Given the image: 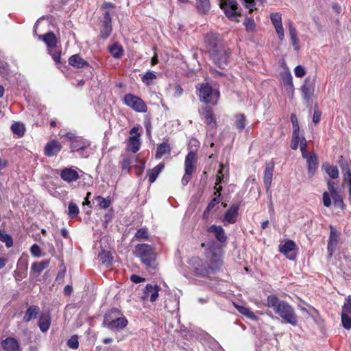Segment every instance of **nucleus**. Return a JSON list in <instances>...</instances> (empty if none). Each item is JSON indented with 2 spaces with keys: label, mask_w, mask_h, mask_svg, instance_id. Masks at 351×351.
<instances>
[{
  "label": "nucleus",
  "mask_w": 351,
  "mask_h": 351,
  "mask_svg": "<svg viewBox=\"0 0 351 351\" xmlns=\"http://www.w3.org/2000/svg\"><path fill=\"white\" fill-rule=\"evenodd\" d=\"M109 51L112 57L117 59L121 58L123 53V47L117 43H114L110 46Z\"/></svg>",
  "instance_id": "nucleus-36"
},
{
  "label": "nucleus",
  "mask_w": 351,
  "mask_h": 351,
  "mask_svg": "<svg viewBox=\"0 0 351 351\" xmlns=\"http://www.w3.org/2000/svg\"><path fill=\"white\" fill-rule=\"evenodd\" d=\"M280 247V252L283 254L286 255L288 258L290 260H293L294 257L289 256V254L297 249V245L294 241L292 240H288L283 245H281Z\"/></svg>",
  "instance_id": "nucleus-28"
},
{
  "label": "nucleus",
  "mask_w": 351,
  "mask_h": 351,
  "mask_svg": "<svg viewBox=\"0 0 351 351\" xmlns=\"http://www.w3.org/2000/svg\"><path fill=\"white\" fill-rule=\"evenodd\" d=\"M49 52L50 55L51 56L52 58L53 59V60L56 63H58L60 62L61 52L60 51H52V50L49 49Z\"/></svg>",
  "instance_id": "nucleus-63"
},
{
  "label": "nucleus",
  "mask_w": 351,
  "mask_h": 351,
  "mask_svg": "<svg viewBox=\"0 0 351 351\" xmlns=\"http://www.w3.org/2000/svg\"><path fill=\"white\" fill-rule=\"evenodd\" d=\"M40 312V308L36 305L30 306L26 311L23 317L25 322H29L32 319H36Z\"/></svg>",
  "instance_id": "nucleus-30"
},
{
  "label": "nucleus",
  "mask_w": 351,
  "mask_h": 351,
  "mask_svg": "<svg viewBox=\"0 0 351 351\" xmlns=\"http://www.w3.org/2000/svg\"><path fill=\"white\" fill-rule=\"evenodd\" d=\"M59 135L63 138L66 137L71 142V152L74 153L77 152L82 158H87L89 156L88 148L90 146V143L87 139L76 136L73 132H60Z\"/></svg>",
  "instance_id": "nucleus-4"
},
{
  "label": "nucleus",
  "mask_w": 351,
  "mask_h": 351,
  "mask_svg": "<svg viewBox=\"0 0 351 351\" xmlns=\"http://www.w3.org/2000/svg\"><path fill=\"white\" fill-rule=\"evenodd\" d=\"M134 255L140 258L147 269H155L158 266L155 249L149 244H137L134 247Z\"/></svg>",
  "instance_id": "nucleus-3"
},
{
  "label": "nucleus",
  "mask_w": 351,
  "mask_h": 351,
  "mask_svg": "<svg viewBox=\"0 0 351 351\" xmlns=\"http://www.w3.org/2000/svg\"><path fill=\"white\" fill-rule=\"evenodd\" d=\"M339 165L342 172L350 170L348 162L342 156L339 158Z\"/></svg>",
  "instance_id": "nucleus-57"
},
{
  "label": "nucleus",
  "mask_w": 351,
  "mask_h": 351,
  "mask_svg": "<svg viewBox=\"0 0 351 351\" xmlns=\"http://www.w3.org/2000/svg\"><path fill=\"white\" fill-rule=\"evenodd\" d=\"M239 210V205H232L225 213L224 221L230 224L234 223L237 221Z\"/></svg>",
  "instance_id": "nucleus-21"
},
{
  "label": "nucleus",
  "mask_w": 351,
  "mask_h": 351,
  "mask_svg": "<svg viewBox=\"0 0 351 351\" xmlns=\"http://www.w3.org/2000/svg\"><path fill=\"white\" fill-rule=\"evenodd\" d=\"M140 133H137L136 134H134L129 138L127 144V148L128 150L133 153H136L140 149L141 144L140 141Z\"/></svg>",
  "instance_id": "nucleus-24"
},
{
  "label": "nucleus",
  "mask_w": 351,
  "mask_h": 351,
  "mask_svg": "<svg viewBox=\"0 0 351 351\" xmlns=\"http://www.w3.org/2000/svg\"><path fill=\"white\" fill-rule=\"evenodd\" d=\"M218 196L213 198L208 204L206 210H204V215H205L207 213H209L210 210H212L214 207L217 205L218 204H219V202H221V198H220V192L218 193Z\"/></svg>",
  "instance_id": "nucleus-47"
},
{
  "label": "nucleus",
  "mask_w": 351,
  "mask_h": 351,
  "mask_svg": "<svg viewBox=\"0 0 351 351\" xmlns=\"http://www.w3.org/2000/svg\"><path fill=\"white\" fill-rule=\"evenodd\" d=\"M300 147L303 158H307V143L305 137L302 136L300 141Z\"/></svg>",
  "instance_id": "nucleus-55"
},
{
  "label": "nucleus",
  "mask_w": 351,
  "mask_h": 351,
  "mask_svg": "<svg viewBox=\"0 0 351 351\" xmlns=\"http://www.w3.org/2000/svg\"><path fill=\"white\" fill-rule=\"evenodd\" d=\"M198 95L200 101L205 104L216 105L220 96L219 91L213 89L208 83H202L198 88Z\"/></svg>",
  "instance_id": "nucleus-5"
},
{
  "label": "nucleus",
  "mask_w": 351,
  "mask_h": 351,
  "mask_svg": "<svg viewBox=\"0 0 351 351\" xmlns=\"http://www.w3.org/2000/svg\"><path fill=\"white\" fill-rule=\"evenodd\" d=\"M274 170V163L273 162L266 163L265 169L264 171L263 182L266 189V193L270 197L271 193L270 188L272 182Z\"/></svg>",
  "instance_id": "nucleus-13"
},
{
  "label": "nucleus",
  "mask_w": 351,
  "mask_h": 351,
  "mask_svg": "<svg viewBox=\"0 0 351 351\" xmlns=\"http://www.w3.org/2000/svg\"><path fill=\"white\" fill-rule=\"evenodd\" d=\"M331 197L334 201V204L336 206L343 208V201L341 195L338 193H335L331 195Z\"/></svg>",
  "instance_id": "nucleus-54"
},
{
  "label": "nucleus",
  "mask_w": 351,
  "mask_h": 351,
  "mask_svg": "<svg viewBox=\"0 0 351 351\" xmlns=\"http://www.w3.org/2000/svg\"><path fill=\"white\" fill-rule=\"evenodd\" d=\"M0 241L5 243L6 247H10L13 245L12 237L0 230Z\"/></svg>",
  "instance_id": "nucleus-44"
},
{
  "label": "nucleus",
  "mask_w": 351,
  "mask_h": 351,
  "mask_svg": "<svg viewBox=\"0 0 351 351\" xmlns=\"http://www.w3.org/2000/svg\"><path fill=\"white\" fill-rule=\"evenodd\" d=\"M294 73H295V75L297 77H302L305 75L306 71H305V69L302 66L298 65L294 69Z\"/></svg>",
  "instance_id": "nucleus-59"
},
{
  "label": "nucleus",
  "mask_w": 351,
  "mask_h": 351,
  "mask_svg": "<svg viewBox=\"0 0 351 351\" xmlns=\"http://www.w3.org/2000/svg\"><path fill=\"white\" fill-rule=\"evenodd\" d=\"M110 8H114V5L111 3H105L102 5L101 8L105 11L104 14V20L100 29V36L102 38H107L110 36L112 30V19L110 17L111 12L108 9Z\"/></svg>",
  "instance_id": "nucleus-6"
},
{
  "label": "nucleus",
  "mask_w": 351,
  "mask_h": 351,
  "mask_svg": "<svg viewBox=\"0 0 351 351\" xmlns=\"http://www.w3.org/2000/svg\"><path fill=\"white\" fill-rule=\"evenodd\" d=\"M330 235L328 241L327 250L329 257H331L335 252L341 233L333 226L330 225Z\"/></svg>",
  "instance_id": "nucleus-11"
},
{
  "label": "nucleus",
  "mask_w": 351,
  "mask_h": 351,
  "mask_svg": "<svg viewBox=\"0 0 351 351\" xmlns=\"http://www.w3.org/2000/svg\"><path fill=\"white\" fill-rule=\"evenodd\" d=\"M38 325L40 330L45 332H47L51 325V317L49 313L42 314L39 317Z\"/></svg>",
  "instance_id": "nucleus-29"
},
{
  "label": "nucleus",
  "mask_w": 351,
  "mask_h": 351,
  "mask_svg": "<svg viewBox=\"0 0 351 351\" xmlns=\"http://www.w3.org/2000/svg\"><path fill=\"white\" fill-rule=\"evenodd\" d=\"M324 167L325 171L329 175V176L331 178L335 179V178H338L339 170L337 167L326 164V165H324Z\"/></svg>",
  "instance_id": "nucleus-41"
},
{
  "label": "nucleus",
  "mask_w": 351,
  "mask_h": 351,
  "mask_svg": "<svg viewBox=\"0 0 351 351\" xmlns=\"http://www.w3.org/2000/svg\"><path fill=\"white\" fill-rule=\"evenodd\" d=\"M76 167H66L60 170V176L65 182H72L78 180L79 174Z\"/></svg>",
  "instance_id": "nucleus-14"
},
{
  "label": "nucleus",
  "mask_w": 351,
  "mask_h": 351,
  "mask_svg": "<svg viewBox=\"0 0 351 351\" xmlns=\"http://www.w3.org/2000/svg\"><path fill=\"white\" fill-rule=\"evenodd\" d=\"M30 252L32 255L34 257H40L42 256L40 248L36 243L32 245V247H30Z\"/></svg>",
  "instance_id": "nucleus-58"
},
{
  "label": "nucleus",
  "mask_w": 351,
  "mask_h": 351,
  "mask_svg": "<svg viewBox=\"0 0 351 351\" xmlns=\"http://www.w3.org/2000/svg\"><path fill=\"white\" fill-rule=\"evenodd\" d=\"M160 289L161 288L158 285L147 284L144 290V298H149L151 302H156Z\"/></svg>",
  "instance_id": "nucleus-17"
},
{
  "label": "nucleus",
  "mask_w": 351,
  "mask_h": 351,
  "mask_svg": "<svg viewBox=\"0 0 351 351\" xmlns=\"http://www.w3.org/2000/svg\"><path fill=\"white\" fill-rule=\"evenodd\" d=\"M235 125L239 131H242L245 127V117L244 114H240L235 117Z\"/></svg>",
  "instance_id": "nucleus-45"
},
{
  "label": "nucleus",
  "mask_w": 351,
  "mask_h": 351,
  "mask_svg": "<svg viewBox=\"0 0 351 351\" xmlns=\"http://www.w3.org/2000/svg\"><path fill=\"white\" fill-rule=\"evenodd\" d=\"M69 64L77 69H83L88 67L89 64L84 60L79 54L71 56L69 58Z\"/></svg>",
  "instance_id": "nucleus-25"
},
{
  "label": "nucleus",
  "mask_w": 351,
  "mask_h": 351,
  "mask_svg": "<svg viewBox=\"0 0 351 351\" xmlns=\"http://www.w3.org/2000/svg\"><path fill=\"white\" fill-rule=\"evenodd\" d=\"M11 130L13 134H16L19 137H22L25 134V128L23 123L15 122L11 125Z\"/></svg>",
  "instance_id": "nucleus-39"
},
{
  "label": "nucleus",
  "mask_w": 351,
  "mask_h": 351,
  "mask_svg": "<svg viewBox=\"0 0 351 351\" xmlns=\"http://www.w3.org/2000/svg\"><path fill=\"white\" fill-rule=\"evenodd\" d=\"M135 238L137 239H148L149 234L147 228H142L137 230V232L135 234Z\"/></svg>",
  "instance_id": "nucleus-52"
},
{
  "label": "nucleus",
  "mask_w": 351,
  "mask_h": 351,
  "mask_svg": "<svg viewBox=\"0 0 351 351\" xmlns=\"http://www.w3.org/2000/svg\"><path fill=\"white\" fill-rule=\"evenodd\" d=\"M341 323L343 327L346 330L351 329V317L341 315Z\"/></svg>",
  "instance_id": "nucleus-56"
},
{
  "label": "nucleus",
  "mask_w": 351,
  "mask_h": 351,
  "mask_svg": "<svg viewBox=\"0 0 351 351\" xmlns=\"http://www.w3.org/2000/svg\"><path fill=\"white\" fill-rule=\"evenodd\" d=\"M219 5L228 19L232 21L237 19L239 14L237 1H219Z\"/></svg>",
  "instance_id": "nucleus-10"
},
{
  "label": "nucleus",
  "mask_w": 351,
  "mask_h": 351,
  "mask_svg": "<svg viewBox=\"0 0 351 351\" xmlns=\"http://www.w3.org/2000/svg\"><path fill=\"white\" fill-rule=\"evenodd\" d=\"M234 306L237 309V311L243 316L254 321L258 319V316L256 315L255 313L250 308L238 304H234Z\"/></svg>",
  "instance_id": "nucleus-33"
},
{
  "label": "nucleus",
  "mask_w": 351,
  "mask_h": 351,
  "mask_svg": "<svg viewBox=\"0 0 351 351\" xmlns=\"http://www.w3.org/2000/svg\"><path fill=\"white\" fill-rule=\"evenodd\" d=\"M109 315L104 317L103 325L113 331H119L124 329L128 324V321L125 317H116L112 320L108 319Z\"/></svg>",
  "instance_id": "nucleus-9"
},
{
  "label": "nucleus",
  "mask_w": 351,
  "mask_h": 351,
  "mask_svg": "<svg viewBox=\"0 0 351 351\" xmlns=\"http://www.w3.org/2000/svg\"><path fill=\"white\" fill-rule=\"evenodd\" d=\"M196 8L199 13L205 14L210 8V1H197Z\"/></svg>",
  "instance_id": "nucleus-46"
},
{
  "label": "nucleus",
  "mask_w": 351,
  "mask_h": 351,
  "mask_svg": "<svg viewBox=\"0 0 351 351\" xmlns=\"http://www.w3.org/2000/svg\"><path fill=\"white\" fill-rule=\"evenodd\" d=\"M323 204L326 207H330L331 206L330 196L326 191L323 193Z\"/></svg>",
  "instance_id": "nucleus-62"
},
{
  "label": "nucleus",
  "mask_w": 351,
  "mask_h": 351,
  "mask_svg": "<svg viewBox=\"0 0 351 351\" xmlns=\"http://www.w3.org/2000/svg\"><path fill=\"white\" fill-rule=\"evenodd\" d=\"M197 158L195 154L191 151L184 160V171L186 174H193L196 169Z\"/></svg>",
  "instance_id": "nucleus-15"
},
{
  "label": "nucleus",
  "mask_w": 351,
  "mask_h": 351,
  "mask_svg": "<svg viewBox=\"0 0 351 351\" xmlns=\"http://www.w3.org/2000/svg\"><path fill=\"white\" fill-rule=\"evenodd\" d=\"M1 346L4 351H21L19 341L14 337H7L1 341Z\"/></svg>",
  "instance_id": "nucleus-19"
},
{
  "label": "nucleus",
  "mask_w": 351,
  "mask_h": 351,
  "mask_svg": "<svg viewBox=\"0 0 351 351\" xmlns=\"http://www.w3.org/2000/svg\"><path fill=\"white\" fill-rule=\"evenodd\" d=\"M282 84L288 92H293V77L289 71H285L280 73Z\"/></svg>",
  "instance_id": "nucleus-26"
},
{
  "label": "nucleus",
  "mask_w": 351,
  "mask_h": 351,
  "mask_svg": "<svg viewBox=\"0 0 351 351\" xmlns=\"http://www.w3.org/2000/svg\"><path fill=\"white\" fill-rule=\"evenodd\" d=\"M131 160L129 158H124L121 162V167L123 169L129 171L130 169Z\"/></svg>",
  "instance_id": "nucleus-64"
},
{
  "label": "nucleus",
  "mask_w": 351,
  "mask_h": 351,
  "mask_svg": "<svg viewBox=\"0 0 351 351\" xmlns=\"http://www.w3.org/2000/svg\"><path fill=\"white\" fill-rule=\"evenodd\" d=\"M206 257L208 258V275L211 271L218 270L222 265L221 256L219 252L213 250H209L206 252Z\"/></svg>",
  "instance_id": "nucleus-8"
},
{
  "label": "nucleus",
  "mask_w": 351,
  "mask_h": 351,
  "mask_svg": "<svg viewBox=\"0 0 351 351\" xmlns=\"http://www.w3.org/2000/svg\"><path fill=\"white\" fill-rule=\"evenodd\" d=\"M306 159L308 165V171L310 176H313L317 167V159L315 154H312L310 156L307 155Z\"/></svg>",
  "instance_id": "nucleus-32"
},
{
  "label": "nucleus",
  "mask_w": 351,
  "mask_h": 351,
  "mask_svg": "<svg viewBox=\"0 0 351 351\" xmlns=\"http://www.w3.org/2000/svg\"><path fill=\"white\" fill-rule=\"evenodd\" d=\"M202 115L204 116L205 122L210 128H216L217 122L214 117L213 110L210 106H206L202 109Z\"/></svg>",
  "instance_id": "nucleus-18"
},
{
  "label": "nucleus",
  "mask_w": 351,
  "mask_h": 351,
  "mask_svg": "<svg viewBox=\"0 0 351 351\" xmlns=\"http://www.w3.org/2000/svg\"><path fill=\"white\" fill-rule=\"evenodd\" d=\"M124 104L128 107L138 112H146L147 107L144 101L131 93L125 95L123 98Z\"/></svg>",
  "instance_id": "nucleus-7"
},
{
  "label": "nucleus",
  "mask_w": 351,
  "mask_h": 351,
  "mask_svg": "<svg viewBox=\"0 0 351 351\" xmlns=\"http://www.w3.org/2000/svg\"><path fill=\"white\" fill-rule=\"evenodd\" d=\"M291 121L293 125V132H300L298 118L295 114H291Z\"/></svg>",
  "instance_id": "nucleus-61"
},
{
  "label": "nucleus",
  "mask_w": 351,
  "mask_h": 351,
  "mask_svg": "<svg viewBox=\"0 0 351 351\" xmlns=\"http://www.w3.org/2000/svg\"><path fill=\"white\" fill-rule=\"evenodd\" d=\"M204 42L213 63L221 69L227 66L231 51L220 39L219 34L209 32L205 36Z\"/></svg>",
  "instance_id": "nucleus-1"
},
{
  "label": "nucleus",
  "mask_w": 351,
  "mask_h": 351,
  "mask_svg": "<svg viewBox=\"0 0 351 351\" xmlns=\"http://www.w3.org/2000/svg\"><path fill=\"white\" fill-rule=\"evenodd\" d=\"M99 260L106 265L111 264L112 261V254L109 251L101 250L98 254Z\"/></svg>",
  "instance_id": "nucleus-37"
},
{
  "label": "nucleus",
  "mask_w": 351,
  "mask_h": 351,
  "mask_svg": "<svg viewBox=\"0 0 351 351\" xmlns=\"http://www.w3.org/2000/svg\"><path fill=\"white\" fill-rule=\"evenodd\" d=\"M39 39H42L49 49L54 48L56 46V37L52 32H48L43 36H39Z\"/></svg>",
  "instance_id": "nucleus-31"
},
{
  "label": "nucleus",
  "mask_w": 351,
  "mask_h": 351,
  "mask_svg": "<svg viewBox=\"0 0 351 351\" xmlns=\"http://www.w3.org/2000/svg\"><path fill=\"white\" fill-rule=\"evenodd\" d=\"M95 200L101 209L108 208L111 203V199L110 197H103L102 196L98 195L95 197Z\"/></svg>",
  "instance_id": "nucleus-40"
},
{
  "label": "nucleus",
  "mask_w": 351,
  "mask_h": 351,
  "mask_svg": "<svg viewBox=\"0 0 351 351\" xmlns=\"http://www.w3.org/2000/svg\"><path fill=\"white\" fill-rule=\"evenodd\" d=\"M301 89L304 99L309 100L314 93V84L309 78H306Z\"/></svg>",
  "instance_id": "nucleus-23"
},
{
  "label": "nucleus",
  "mask_w": 351,
  "mask_h": 351,
  "mask_svg": "<svg viewBox=\"0 0 351 351\" xmlns=\"http://www.w3.org/2000/svg\"><path fill=\"white\" fill-rule=\"evenodd\" d=\"M243 25L245 27L247 32H253L256 28V24L253 19L246 18L243 22Z\"/></svg>",
  "instance_id": "nucleus-49"
},
{
  "label": "nucleus",
  "mask_w": 351,
  "mask_h": 351,
  "mask_svg": "<svg viewBox=\"0 0 351 351\" xmlns=\"http://www.w3.org/2000/svg\"><path fill=\"white\" fill-rule=\"evenodd\" d=\"M190 263L194 272L199 276H208V269L207 263L203 261L198 257H193L191 259Z\"/></svg>",
  "instance_id": "nucleus-12"
},
{
  "label": "nucleus",
  "mask_w": 351,
  "mask_h": 351,
  "mask_svg": "<svg viewBox=\"0 0 351 351\" xmlns=\"http://www.w3.org/2000/svg\"><path fill=\"white\" fill-rule=\"evenodd\" d=\"M67 346L73 350H75L79 347L78 337L76 335L71 336L67 341Z\"/></svg>",
  "instance_id": "nucleus-51"
},
{
  "label": "nucleus",
  "mask_w": 351,
  "mask_h": 351,
  "mask_svg": "<svg viewBox=\"0 0 351 351\" xmlns=\"http://www.w3.org/2000/svg\"><path fill=\"white\" fill-rule=\"evenodd\" d=\"M156 75L155 73V72L154 71H148L147 72H146L145 73V75L142 77V82L147 85V86H149L151 84H152V82L154 80L156 79Z\"/></svg>",
  "instance_id": "nucleus-43"
},
{
  "label": "nucleus",
  "mask_w": 351,
  "mask_h": 351,
  "mask_svg": "<svg viewBox=\"0 0 351 351\" xmlns=\"http://www.w3.org/2000/svg\"><path fill=\"white\" fill-rule=\"evenodd\" d=\"M274 28L276 29L278 39L281 41L285 39V32L282 24L275 26Z\"/></svg>",
  "instance_id": "nucleus-60"
},
{
  "label": "nucleus",
  "mask_w": 351,
  "mask_h": 351,
  "mask_svg": "<svg viewBox=\"0 0 351 351\" xmlns=\"http://www.w3.org/2000/svg\"><path fill=\"white\" fill-rule=\"evenodd\" d=\"M78 214H79V208H78L77 206L75 204L71 202L69 204L68 215H69V217L73 218L75 216H77Z\"/></svg>",
  "instance_id": "nucleus-53"
},
{
  "label": "nucleus",
  "mask_w": 351,
  "mask_h": 351,
  "mask_svg": "<svg viewBox=\"0 0 351 351\" xmlns=\"http://www.w3.org/2000/svg\"><path fill=\"white\" fill-rule=\"evenodd\" d=\"M165 165L163 163H159L157 166H156L154 169H149L148 171V177L149 181L151 183H153L156 180L158 174L161 172V171L164 169Z\"/></svg>",
  "instance_id": "nucleus-34"
},
{
  "label": "nucleus",
  "mask_w": 351,
  "mask_h": 351,
  "mask_svg": "<svg viewBox=\"0 0 351 351\" xmlns=\"http://www.w3.org/2000/svg\"><path fill=\"white\" fill-rule=\"evenodd\" d=\"M270 20L274 27L278 26L282 23V16L279 12H275L270 14Z\"/></svg>",
  "instance_id": "nucleus-50"
},
{
  "label": "nucleus",
  "mask_w": 351,
  "mask_h": 351,
  "mask_svg": "<svg viewBox=\"0 0 351 351\" xmlns=\"http://www.w3.org/2000/svg\"><path fill=\"white\" fill-rule=\"evenodd\" d=\"M289 33L291 41V44L295 51H298L300 50V43L298 38L297 30L293 26L291 21H289Z\"/></svg>",
  "instance_id": "nucleus-27"
},
{
  "label": "nucleus",
  "mask_w": 351,
  "mask_h": 351,
  "mask_svg": "<svg viewBox=\"0 0 351 351\" xmlns=\"http://www.w3.org/2000/svg\"><path fill=\"white\" fill-rule=\"evenodd\" d=\"M62 145L60 142L56 140L49 141L45 147V154L49 157H53L60 152Z\"/></svg>",
  "instance_id": "nucleus-16"
},
{
  "label": "nucleus",
  "mask_w": 351,
  "mask_h": 351,
  "mask_svg": "<svg viewBox=\"0 0 351 351\" xmlns=\"http://www.w3.org/2000/svg\"><path fill=\"white\" fill-rule=\"evenodd\" d=\"M267 306L271 308L285 323L295 326L298 325V316L293 307L286 301L280 300L275 295H269L267 298Z\"/></svg>",
  "instance_id": "nucleus-2"
},
{
  "label": "nucleus",
  "mask_w": 351,
  "mask_h": 351,
  "mask_svg": "<svg viewBox=\"0 0 351 351\" xmlns=\"http://www.w3.org/2000/svg\"><path fill=\"white\" fill-rule=\"evenodd\" d=\"M49 261L48 260L35 262L32 265L31 270L36 273H40L49 266Z\"/></svg>",
  "instance_id": "nucleus-38"
},
{
  "label": "nucleus",
  "mask_w": 351,
  "mask_h": 351,
  "mask_svg": "<svg viewBox=\"0 0 351 351\" xmlns=\"http://www.w3.org/2000/svg\"><path fill=\"white\" fill-rule=\"evenodd\" d=\"M300 141V132H293L292 139L290 145L293 150H296L298 149Z\"/></svg>",
  "instance_id": "nucleus-48"
},
{
  "label": "nucleus",
  "mask_w": 351,
  "mask_h": 351,
  "mask_svg": "<svg viewBox=\"0 0 351 351\" xmlns=\"http://www.w3.org/2000/svg\"><path fill=\"white\" fill-rule=\"evenodd\" d=\"M341 315L351 317V295H348L342 306Z\"/></svg>",
  "instance_id": "nucleus-42"
},
{
  "label": "nucleus",
  "mask_w": 351,
  "mask_h": 351,
  "mask_svg": "<svg viewBox=\"0 0 351 351\" xmlns=\"http://www.w3.org/2000/svg\"><path fill=\"white\" fill-rule=\"evenodd\" d=\"M219 167L220 168L217 172L216 182H215V189L216 190V191L215 192V195H217V193H219L222 190L221 186H217L223 181V179L228 174V168L225 167L221 163L220 164Z\"/></svg>",
  "instance_id": "nucleus-20"
},
{
  "label": "nucleus",
  "mask_w": 351,
  "mask_h": 351,
  "mask_svg": "<svg viewBox=\"0 0 351 351\" xmlns=\"http://www.w3.org/2000/svg\"><path fill=\"white\" fill-rule=\"evenodd\" d=\"M207 231L215 233L216 239L220 243H223L226 242L227 237L223 228L221 226L212 225L208 228Z\"/></svg>",
  "instance_id": "nucleus-22"
},
{
  "label": "nucleus",
  "mask_w": 351,
  "mask_h": 351,
  "mask_svg": "<svg viewBox=\"0 0 351 351\" xmlns=\"http://www.w3.org/2000/svg\"><path fill=\"white\" fill-rule=\"evenodd\" d=\"M170 152L171 148L169 145L166 142H163L157 147L156 158L160 159L165 154H170Z\"/></svg>",
  "instance_id": "nucleus-35"
}]
</instances>
